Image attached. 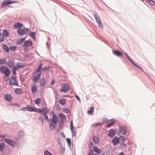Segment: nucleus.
Segmentation results:
<instances>
[{"label":"nucleus","mask_w":155,"mask_h":155,"mask_svg":"<svg viewBox=\"0 0 155 155\" xmlns=\"http://www.w3.org/2000/svg\"><path fill=\"white\" fill-rule=\"evenodd\" d=\"M0 71L1 72L5 74L6 77L8 78L10 75V70L6 66L0 67Z\"/></svg>","instance_id":"1"},{"label":"nucleus","mask_w":155,"mask_h":155,"mask_svg":"<svg viewBox=\"0 0 155 155\" xmlns=\"http://www.w3.org/2000/svg\"><path fill=\"white\" fill-rule=\"evenodd\" d=\"M10 0H5L4 1L2 2V3L1 5V7L2 8L5 7L8 5L18 2L17 1L11 2L10 1Z\"/></svg>","instance_id":"2"},{"label":"nucleus","mask_w":155,"mask_h":155,"mask_svg":"<svg viewBox=\"0 0 155 155\" xmlns=\"http://www.w3.org/2000/svg\"><path fill=\"white\" fill-rule=\"evenodd\" d=\"M127 127L126 125L119 127V129L120 133L123 134H125L127 131Z\"/></svg>","instance_id":"3"},{"label":"nucleus","mask_w":155,"mask_h":155,"mask_svg":"<svg viewBox=\"0 0 155 155\" xmlns=\"http://www.w3.org/2000/svg\"><path fill=\"white\" fill-rule=\"evenodd\" d=\"M5 142L12 147H14L15 146V143L13 140L9 139H6L4 140Z\"/></svg>","instance_id":"4"},{"label":"nucleus","mask_w":155,"mask_h":155,"mask_svg":"<svg viewBox=\"0 0 155 155\" xmlns=\"http://www.w3.org/2000/svg\"><path fill=\"white\" fill-rule=\"evenodd\" d=\"M62 87V89L60 90V91L61 92H63L64 93H66L70 89L69 87L67 84H63Z\"/></svg>","instance_id":"5"},{"label":"nucleus","mask_w":155,"mask_h":155,"mask_svg":"<svg viewBox=\"0 0 155 155\" xmlns=\"http://www.w3.org/2000/svg\"><path fill=\"white\" fill-rule=\"evenodd\" d=\"M32 44V42L29 40L25 41L23 46V47H28L31 46Z\"/></svg>","instance_id":"6"},{"label":"nucleus","mask_w":155,"mask_h":155,"mask_svg":"<svg viewBox=\"0 0 155 155\" xmlns=\"http://www.w3.org/2000/svg\"><path fill=\"white\" fill-rule=\"evenodd\" d=\"M108 136L110 137H114L116 134L115 131L113 129H111L109 130L108 132Z\"/></svg>","instance_id":"7"},{"label":"nucleus","mask_w":155,"mask_h":155,"mask_svg":"<svg viewBox=\"0 0 155 155\" xmlns=\"http://www.w3.org/2000/svg\"><path fill=\"white\" fill-rule=\"evenodd\" d=\"M6 64L10 68L14 67L15 65L14 62L10 59L6 63Z\"/></svg>","instance_id":"8"},{"label":"nucleus","mask_w":155,"mask_h":155,"mask_svg":"<svg viewBox=\"0 0 155 155\" xmlns=\"http://www.w3.org/2000/svg\"><path fill=\"white\" fill-rule=\"evenodd\" d=\"M70 128V129L71 130L72 136H74V135H75L76 133L75 131H74L73 130V129L74 128V127L73 126L72 120H71V122Z\"/></svg>","instance_id":"9"},{"label":"nucleus","mask_w":155,"mask_h":155,"mask_svg":"<svg viewBox=\"0 0 155 155\" xmlns=\"http://www.w3.org/2000/svg\"><path fill=\"white\" fill-rule=\"evenodd\" d=\"M113 53L114 54L118 57L121 56L123 55L121 52L118 50H113Z\"/></svg>","instance_id":"10"},{"label":"nucleus","mask_w":155,"mask_h":155,"mask_svg":"<svg viewBox=\"0 0 155 155\" xmlns=\"http://www.w3.org/2000/svg\"><path fill=\"white\" fill-rule=\"evenodd\" d=\"M57 123L56 124H54L52 123H51L49 124V129L50 130H53L57 126Z\"/></svg>","instance_id":"11"},{"label":"nucleus","mask_w":155,"mask_h":155,"mask_svg":"<svg viewBox=\"0 0 155 155\" xmlns=\"http://www.w3.org/2000/svg\"><path fill=\"white\" fill-rule=\"evenodd\" d=\"M119 137H115L112 140V142L114 145H116L119 142Z\"/></svg>","instance_id":"12"},{"label":"nucleus","mask_w":155,"mask_h":155,"mask_svg":"<svg viewBox=\"0 0 155 155\" xmlns=\"http://www.w3.org/2000/svg\"><path fill=\"white\" fill-rule=\"evenodd\" d=\"M36 74H37V76H34L33 77V81L34 82H37L38 81V80L40 79V76L41 75L40 73Z\"/></svg>","instance_id":"13"},{"label":"nucleus","mask_w":155,"mask_h":155,"mask_svg":"<svg viewBox=\"0 0 155 155\" xmlns=\"http://www.w3.org/2000/svg\"><path fill=\"white\" fill-rule=\"evenodd\" d=\"M15 94H21L23 93V91L21 88H17L15 89Z\"/></svg>","instance_id":"14"},{"label":"nucleus","mask_w":155,"mask_h":155,"mask_svg":"<svg viewBox=\"0 0 155 155\" xmlns=\"http://www.w3.org/2000/svg\"><path fill=\"white\" fill-rule=\"evenodd\" d=\"M58 120V118L55 114L52 115V123L56 124L57 123Z\"/></svg>","instance_id":"15"},{"label":"nucleus","mask_w":155,"mask_h":155,"mask_svg":"<svg viewBox=\"0 0 155 155\" xmlns=\"http://www.w3.org/2000/svg\"><path fill=\"white\" fill-rule=\"evenodd\" d=\"M119 143L120 144H123V143H124L125 139L124 137L123 136H120L119 137Z\"/></svg>","instance_id":"16"},{"label":"nucleus","mask_w":155,"mask_h":155,"mask_svg":"<svg viewBox=\"0 0 155 155\" xmlns=\"http://www.w3.org/2000/svg\"><path fill=\"white\" fill-rule=\"evenodd\" d=\"M5 98L8 101H10L12 99L11 95L8 94H7L5 95Z\"/></svg>","instance_id":"17"},{"label":"nucleus","mask_w":155,"mask_h":155,"mask_svg":"<svg viewBox=\"0 0 155 155\" xmlns=\"http://www.w3.org/2000/svg\"><path fill=\"white\" fill-rule=\"evenodd\" d=\"M42 65H43V64H41L37 67V68L35 71L36 73H40L41 74V72L40 70L41 69H42Z\"/></svg>","instance_id":"18"},{"label":"nucleus","mask_w":155,"mask_h":155,"mask_svg":"<svg viewBox=\"0 0 155 155\" xmlns=\"http://www.w3.org/2000/svg\"><path fill=\"white\" fill-rule=\"evenodd\" d=\"M27 110L30 112H38L37 110H35L33 108L27 104Z\"/></svg>","instance_id":"19"},{"label":"nucleus","mask_w":155,"mask_h":155,"mask_svg":"<svg viewBox=\"0 0 155 155\" xmlns=\"http://www.w3.org/2000/svg\"><path fill=\"white\" fill-rule=\"evenodd\" d=\"M2 47L3 49L6 52L8 53L9 52V48L6 44H3Z\"/></svg>","instance_id":"20"},{"label":"nucleus","mask_w":155,"mask_h":155,"mask_svg":"<svg viewBox=\"0 0 155 155\" xmlns=\"http://www.w3.org/2000/svg\"><path fill=\"white\" fill-rule=\"evenodd\" d=\"M22 26V25L20 23H17L14 24V27L15 28H21Z\"/></svg>","instance_id":"21"},{"label":"nucleus","mask_w":155,"mask_h":155,"mask_svg":"<svg viewBox=\"0 0 155 155\" xmlns=\"http://www.w3.org/2000/svg\"><path fill=\"white\" fill-rule=\"evenodd\" d=\"M17 32L18 34L21 35H23L25 34V31L21 28H19L17 30Z\"/></svg>","instance_id":"22"},{"label":"nucleus","mask_w":155,"mask_h":155,"mask_svg":"<svg viewBox=\"0 0 155 155\" xmlns=\"http://www.w3.org/2000/svg\"><path fill=\"white\" fill-rule=\"evenodd\" d=\"M94 151L97 153H100L101 152V149L98 148L97 146H94L93 147Z\"/></svg>","instance_id":"23"},{"label":"nucleus","mask_w":155,"mask_h":155,"mask_svg":"<svg viewBox=\"0 0 155 155\" xmlns=\"http://www.w3.org/2000/svg\"><path fill=\"white\" fill-rule=\"evenodd\" d=\"M92 139L95 143H97L99 142V139L97 137H96L95 136H93Z\"/></svg>","instance_id":"24"},{"label":"nucleus","mask_w":155,"mask_h":155,"mask_svg":"<svg viewBox=\"0 0 155 155\" xmlns=\"http://www.w3.org/2000/svg\"><path fill=\"white\" fill-rule=\"evenodd\" d=\"M39 83L41 86H44L46 83L45 79L44 78L41 80L39 82Z\"/></svg>","instance_id":"25"},{"label":"nucleus","mask_w":155,"mask_h":155,"mask_svg":"<svg viewBox=\"0 0 155 155\" xmlns=\"http://www.w3.org/2000/svg\"><path fill=\"white\" fill-rule=\"evenodd\" d=\"M58 115L60 117L61 120H65L66 119L65 116L61 112L58 114Z\"/></svg>","instance_id":"26"},{"label":"nucleus","mask_w":155,"mask_h":155,"mask_svg":"<svg viewBox=\"0 0 155 155\" xmlns=\"http://www.w3.org/2000/svg\"><path fill=\"white\" fill-rule=\"evenodd\" d=\"M25 135L24 132L23 130L20 131L18 133V136L20 137H23Z\"/></svg>","instance_id":"27"},{"label":"nucleus","mask_w":155,"mask_h":155,"mask_svg":"<svg viewBox=\"0 0 155 155\" xmlns=\"http://www.w3.org/2000/svg\"><path fill=\"white\" fill-rule=\"evenodd\" d=\"M37 91V87L34 85H32L31 86V91L32 93H35Z\"/></svg>","instance_id":"28"},{"label":"nucleus","mask_w":155,"mask_h":155,"mask_svg":"<svg viewBox=\"0 0 155 155\" xmlns=\"http://www.w3.org/2000/svg\"><path fill=\"white\" fill-rule=\"evenodd\" d=\"M36 35V32H31L29 34V35L31 38L34 39L35 38Z\"/></svg>","instance_id":"29"},{"label":"nucleus","mask_w":155,"mask_h":155,"mask_svg":"<svg viewBox=\"0 0 155 155\" xmlns=\"http://www.w3.org/2000/svg\"><path fill=\"white\" fill-rule=\"evenodd\" d=\"M5 148L4 144L3 143H0V151H3Z\"/></svg>","instance_id":"30"},{"label":"nucleus","mask_w":155,"mask_h":155,"mask_svg":"<svg viewBox=\"0 0 155 155\" xmlns=\"http://www.w3.org/2000/svg\"><path fill=\"white\" fill-rule=\"evenodd\" d=\"M59 103L62 105H64L65 104V100L64 99H61L59 100Z\"/></svg>","instance_id":"31"},{"label":"nucleus","mask_w":155,"mask_h":155,"mask_svg":"<svg viewBox=\"0 0 155 155\" xmlns=\"http://www.w3.org/2000/svg\"><path fill=\"white\" fill-rule=\"evenodd\" d=\"M94 17L97 22L101 20L99 17L97 15L94 14Z\"/></svg>","instance_id":"32"},{"label":"nucleus","mask_w":155,"mask_h":155,"mask_svg":"<svg viewBox=\"0 0 155 155\" xmlns=\"http://www.w3.org/2000/svg\"><path fill=\"white\" fill-rule=\"evenodd\" d=\"M94 107H91L90 109L87 111V113L90 114H91L94 112Z\"/></svg>","instance_id":"33"},{"label":"nucleus","mask_w":155,"mask_h":155,"mask_svg":"<svg viewBox=\"0 0 155 155\" xmlns=\"http://www.w3.org/2000/svg\"><path fill=\"white\" fill-rule=\"evenodd\" d=\"M16 78L15 77H13L12 76L11 78L9 79V85H12V80L13 79V80L14 79H15Z\"/></svg>","instance_id":"34"},{"label":"nucleus","mask_w":155,"mask_h":155,"mask_svg":"<svg viewBox=\"0 0 155 155\" xmlns=\"http://www.w3.org/2000/svg\"><path fill=\"white\" fill-rule=\"evenodd\" d=\"M3 35L6 37L8 36L9 35V33L6 30H4L3 31Z\"/></svg>","instance_id":"35"},{"label":"nucleus","mask_w":155,"mask_h":155,"mask_svg":"<svg viewBox=\"0 0 155 155\" xmlns=\"http://www.w3.org/2000/svg\"><path fill=\"white\" fill-rule=\"evenodd\" d=\"M35 102L36 104L38 105L40 103V99L39 98H37L35 101Z\"/></svg>","instance_id":"36"},{"label":"nucleus","mask_w":155,"mask_h":155,"mask_svg":"<svg viewBox=\"0 0 155 155\" xmlns=\"http://www.w3.org/2000/svg\"><path fill=\"white\" fill-rule=\"evenodd\" d=\"M97 22V23L99 27L101 28L102 29L103 27V26L101 20L99 21L98 22Z\"/></svg>","instance_id":"37"},{"label":"nucleus","mask_w":155,"mask_h":155,"mask_svg":"<svg viewBox=\"0 0 155 155\" xmlns=\"http://www.w3.org/2000/svg\"><path fill=\"white\" fill-rule=\"evenodd\" d=\"M25 40V39H18L16 42L17 44L19 45L21 44Z\"/></svg>","instance_id":"38"},{"label":"nucleus","mask_w":155,"mask_h":155,"mask_svg":"<svg viewBox=\"0 0 155 155\" xmlns=\"http://www.w3.org/2000/svg\"><path fill=\"white\" fill-rule=\"evenodd\" d=\"M132 64L135 66L137 67L139 69H142V68L140 67L139 66L138 64H136V63H134L133 61L132 62H131Z\"/></svg>","instance_id":"39"},{"label":"nucleus","mask_w":155,"mask_h":155,"mask_svg":"<svg viewBox=\"0 0 155 155\" xmlns=\"http://www.w3.org/2000/svg\"><path fill=\"white\" fill-rule=\"evenodd\" d=\"M63 111L64 113H66L67 114L70 112V111L68 108H64L63 110Z\"/></svg>","instance_id":"40"},{"label":"nucleus","mask_w":155,"mask_h":155,"mask_svg":"<svg viewBox=\"0 0 155 155\" xmlns=\"http://www.w3.org/2000/svg\"><path fill=\"white\" fill-rule=\"evenodd\" d=\"M49 110L48 108H46L45 111H43L42 113V114L44 116L47 115V113H48Z\"/></svg>","instance_id":"41"},{"label":"nucleus","mask_w":155,"mask_h":155,"mask_svg":"<svg viewBox=\"0 0 155 155\" xmlns=\"http://www.w3.org/2000/svg\"><path fill=\"white\" fill-rule=\"evenodd\" d=\"M109 121H112V122L109 124L110 125V126H113L114 125V124L116 122V121L115 120H114L112 119L110 120Z\"/></svg>","instance_id":"42"},{"label":"nucleus","mask_w":155,"mask_h":155,"mask_svg":"<svg viewBox=\"0 0 155 155\" xmlns=\"http://www.w3.org/2000/svg\"><path fill=\"white\" fill-rule=\"evenodd\" d=\"M103 125V123H96V124H94L96 127H97L98 126H100V127H101Z\"/></svg>","instance_id":"43"},{"label":"nucleus","mask_w":155,"mask_h":155,"mask_svg":"<svg viewBox=\"0 0 155 155\" xmlns=\"http://www.w3.org/2000/svg\"><path fill=\"white\" fill-rule=\"evenodd\" d=\"M6 60L4 59H0V64H5Z\"/></svg>","instance_id":"44"},{"label":"nucleus","mask_w":155,"mask_h":155,"mask_svg":"<svg viewBox=\"0 0 155 155\" xmlns=\"http://www.w3.org/2000/svg\"><path fill=\"white\" fill-rule=\"evenodd\" d=\"M16 46H11L9 48V49L12 51H14L16 50Z\"/></svg>","instance_id":"45"},{"label":"nucleus","mask_w":155,"mask_h":155,"mask_svg":"<svg viewBox=\"0 0 155 155\" xmlns=\"http://www.w3.org/2000/svg\"><path fill=\"white\" fill-rule=\"evenodd\" d=\"M125 54L126 55V56L127 58L129 60V61L131 62H132L133 61L132 60V59L130 58V57L126 53H125Z\"/></svg>","instance_id":"46"},{"label":"nucleus","mask_w":155,"mask_h":155,"mask_svg":"<svg viewBox=\"0 0 155 155\" xmlns=\"http://www.w3.org/2000/svg\"><path fill=\"white\" fill-rule=\"evenodd\" d=\"M44 155H52V154L48 150H46L44 152Z\"/></svg>","instance_id":"47"},{"label":"nucleus","mask_w":155,"mask_h":155,"mask_svg":"<svg viewBox=\"0 0 155 155\" xmlns=\"http://www.w3.org/2000/svg\"><path fill=\"white\" fill-rule=\"evenodd\" d=\"M66 141L68 143V144L69 145H70L71 143V139L69 138H66Z\"/></svg>","instance_id":"48"},{"label":"nucleus","mask_w":155,"mask_h":155,"mask_svg":"<svg viewBox=\"0 0 155 155\" xmlns=\"http://www.w3.org/2000/svg\"><path fill=\"white\" fill-rule=\"evenodd\" d=\"M61 150L62 153H64L65 150V148L64 147L62 146L61 145Z\"/></svg>","instance_id":"49"},{"label":"nucleus","mask_w":155,"mask_h":155,"mask_svg":"<svg viewBox=\"0 0 155 155\" xmlns=\"http://www.w3.org/2000/svg\"><path fill=\"white\" fill-rule=\"evenodd\" d=\"M26 110H27V105L26 107H23L21 109V110L23 111H26Z\"/></svg>","instance_id":"50"},{"label":"nucleus","mask_w":155,"mask_h":155,"mask_svg":"<svg viewBox=\"0 0 155 155\" xmlns=\"http://www.w3.org/2000/svg\"><path fill=\"white\" fill-rule=\"evenodd\" d=\"M63 127V125L62 123H60L59 127L58 128L57 130L58 131L60 130Z\"/></svg>","instance_id":"51"},{"label":"nucleus","mask_w":155,"mask_h":155,"mask_svg":"<svg viewBox=\"0 0 155 155\" xmlns=\"http://www.w3.org/2000/svg\"><path fill=\"white\" fill-rule=\"evenodd\" d=\"M38 120L40 121H41V122H42V124L43 125V123H44V122H43V119L42 117L41 116H39L38 117Z\"/></svg>","instance_id":"52"},{"label":"nucleus","mask_w":155,"mask_h":155,"mask_svg":"<svg viewBox=\"0 0 155 155\" xmlns=\"http://www.w3.org/2000/svg\"><path fill=\"white\" fill-rule=\"evenodd\" d=\"M93 153V151L91 149H90L89 150V152L88 153V154L89 155H92Z\"/></svg>","instance_id":"53"},{"label":"nucleus","mask_w":155,"mask_h":155,"mask_svg":"<svg viewBox=\"0 0 155 155\" xmlns=\"http://www.w3.org/2000/svg\"><path fill=\"white\" fill-rule=\"evenodd\" d=\"M44 118L46 120H49V119H48V117L47 115H46L44 116Z\"/></svg>","instance_id":"54"},{"label":"nucleus","mask_w":155,"mask_h":155,"mask_svg":"<svg viewBox=\"0 0 155 155\" xmlns=\"http://www.w3.org/2000/svg\"><path fill=\"white\" fill-rule=\"evenodd\" d=\"M12 85H15L16 86H19V85H18V83H17V82H14L13 83H12Z\"/></svg>","instance_id":"55"},{"label":"nucleus","mask_w":155,"mask_h":155,"mask_svg":"<svg viewBox=\"0 0 155 155\" xmlns=\"http://www.w3.org/2000/svg\"><path fill=\"white\" fill-rule=\"evenodd\" d=\"M75 97H76V98L80 102H81V100L79 98V96L77 95H75Z\"/></svg>","instance_id":"56"},{"label":"nucleus","mask_w":155,"mask_h":155,"mask_svg":"<svg viewBox=\"0 0 155 155\" xmlns=\"http://www.w3.org/2000/svg\"><path fill=\"white\" fill-rule=\"evenodd\" d=\"M14 67V68L13 69H12V70L13 71H16V70H17V68L16 67H15V66Z\"/></svg>","instance_id":"57"},{"label":"nucleus","mask_w":155,"mask_h":155,"mask_svg":"<svg viewBox=\"0 0 155 155\" xmlns=\"http://www.w3.org/2000/svg\"><path fill=\"white\" fill-rule=\"evenodd\" d=\"M16 67H17V68H19V66H20V63L19 62H17L16 64Z\"/></svg>","instance_id":"58"},{"label":"nucleus","mask_w":155,"mask_h":155,"mask_svg":"<svg viewBox=\"0 0 155 155\" xmlns=\"http://www.w3.org/2000/svg\"><path fill=\"white\" fill-rule=\"evenodd\" d=\"M89 147L92 146L93 145V143L92 142L90 141L89 143Z\"/></svg>","instance_id":"59"},{"label":"nucleus","mask_w":155,"mask_h":155,"mask_svg":"<svg viewBox=\"0 0 155 155\" xmlns=\"http://www.w3.org/2000/svg\"><path fill=\"white\" fill-rule=\"evenodd\" d=\"M19 139V136H16L15 137V141H17Z\"/></svg>","instance_id":"60"},{"label":"nucleus","mask_w":155,"mask_h":155,"mask_svg":"<svg viewBox=\"0 0 155 155\" xmlns=\"http://www.w3.org/2000/svg\"><path fill=\"white\" fill-rule=\"evenodd\" d=\"M38 111L39 113H41L43 111V110L41 109H38Z\"/></svg>","instance_id":"61"},{"label":"nucleus","mask_w":155,"mask_h":155,"mask_svg":"<svg viewBox=\"0 0 155 155\" xmlns=\"http://www.w3.org/2000/svg\"><path fill=\"white\" fill-rule=\"evenodd\" d=\"M49 67H46V66H45L44 68H42V69L43 70H48L49 69Z\"/></svg>","instance_id":"62"},{"label":"nucleus","mask_w":155,"mask_h":155,"mask_svg":"<svg viewBox=\"0 0 155 155\" xmlns=\"http://www.w3.org/2000/svg\"><path fill=\"white\" fill-rule=\"evenodd\" d=\"M24 49L25 51L27 52V51H28V48H27V47H24Z\"/></svg>","instance_id":"63"},{"label":"nucleus","mask_w":155,"mask_h":155,"mask_svg":"<svg viewBox=\"0 0 155 155\" xmlns=\"http://www.w3.org/2000/svg\"><path fill=\"white\" fill-rule=\"evenodd\" d=\"M54 82H55L54 80H52V82L51 84V85H54Z\"/></svg>","instance_id":"64"}]
</instances>
